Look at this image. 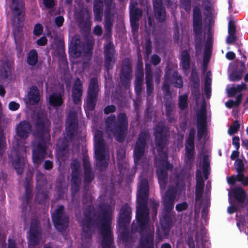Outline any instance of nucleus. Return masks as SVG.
<instances>
[{
	"label": "nucleus",
	"mask_w": 248,
	"mask_h": 248,
	"mask_svg": "<svg viewBox=\"0 0 248 248\" xmlns=\"http://www.w3.org/2000/svg\"><path fill=\"white\" fill-rule=\"evenodd\" d=\"M48 192L44 188L37 189L35 197V202L39 204H45L48 202Z\"/></svg>",
	"instance_id": "2f4dec72"
},
{
	"label": "nucleus",
	"mask_w": 248,
	"mask_h": 248,
	"mask_svg": "<svg viewBox=\"0 0 248 248\" xmlns=\"http://www.w3.org/2000/svg\"><path fill=\"white\" fill-rule=\"evenodd\" d=\"M31 130L32 126L30 123L28 121L24 120L16 124V133L20 139L25 140L29 137Z\"/></svg>",
	"instance_id": "5701e85b"
},
{
	"label": "nucleus",
	"mask_w": 248,
	"mask_h": 248,
	"mask_svg": "<svg viewBox=\"0 0 248 248\" xmlns=\"http://www.w3.org/2000/svg\"><path fill=\"white\" fill-rule=\"evenodd\" d=\"M10 9L14 19H17L18 24L22 22L24 20L25 10L23 0H12Z\"/></svg>",
	"instance_id": "4be33fe9"
},
{
	"label": "nucleus",
	"mask_w": 248,
	"mask_h": 248,
	"mask_svg": "<svg viewBox=\"0 0 248 248\" xmlns=\"http://www.w3.org/2000/svg\"><path fill=\"white\" fill-rule=\"evenodd\" d=\"M70 167L71 169L70 186L72 199L73 200L75 194L80 191L81 185L82 171L79 162L76 159L72 161Z\"/></svg>",
	"instance_id": "6e6552de"
},
{
	"label": "nucleus",
	"mask_w": 248,
	"mask_h": 248,
	"mask_svg": "<svg viewBox=\"0 0 248 248\" xmlns=\"http://www.w3.org/2000/svg\"><path fill=\"white\" fill-rule=\"evenodd\" d=\"M6 145L5 137L3 134V129L0 125V156L4 153Z\"/></svg>",
	"instance_id": "de8ad7c7"
},
{
	"label": "nucleus",
	"mask_w": 248,
	"mask_h": 248,
	"mask_svg": "<svg viewBox=\"0 0 248 248\" xmlns=\"http://www.w3.org/2000/svg\"><path fill=\"white\" fill-rule=\"evenodd\" d=\"M182 8L189 14L191 10V0H180Z\"/></svg>",
	"instance_id": "4d7b16f0"
},
{
	"label": "nucleus",
	"mask_w": 248,
	"mask_h": 248,
	"mask_svg": "<svg viewBox=\"0 0 248 248\" xmlns=\"http://www.w3.org/2000/svg\"><path fill=\"white\" fill-rule=\"evenodd\" d=\"M145 80L146 83H153V74L151 69L146 66Z\"/></svg>",
	"instance_id": "69168bd1"
},
{
	"label": "nucleus",
	"mask_w": 248,
	"mask_h": 248,
	"mask_svg": "<svg viewBox=\"0 0 248 248\" xmlns=\"http://www.w3.org/2000/svg\"><path fill=\"white\" fill-rule=\"evenodd\" d=\"M188 207V204L186 202H183L181 203H178L176 205L175 209L178 212H182L187 209Z\"/></svg>",
	"instance_id": "774afa93"
},
{
	"label": "nucleus",
	"mask_w": 248,
	"mask_h": 248,
	"mask_svg": "<svg viewBox=\"0 0 248 248\" xmlns=\"http://www.w3.org/2000/svg\"><path fill=\"white\" fill-rule=\"evenodd\" d=\"M115 53V47L113 43L109 41L104 46V67L105 71L108 74L109 70L112 69L115 62L114 55Z\"/></svg>",
	"instance_id": "4468645a"
},
{
	"label": "nucleus",
	"mask_w": 248,
	"mask_h": 248,
	"mask_svg": "<svg viewBox=\"0 0 248 248\" xmlns=\"http://www.w3.org/2000/svg\"><path fill=\"white\" fill-rule=\"evenodd\" d=\"M160 223L161 227L156 232V239L158 241L168 238L173 223L172 215L170 213H162Z\"/></svg>",
	"instance_id": "ddd939ff"
},
{
	"label": "nucleus",
	"mask_w": 248,
	"mask_h": 248,
	"mask_svg": "<svg viewBox=\"0 0 248 248\" xmlns=\"http://www.w3.org/2000/svg\"><path fill=\"white\" fill-rule=\"evenodd\" d=\"M159 202H156L155 200H152L150 202V208L152 211V216L154 219L156 218L158 208L159 207Z\"/></svg>",
	"instance_id": "864d4df0"
},
{
	"label": "nucleus",
	"mask_w": 248,
	"mask_h": 248,
	"mask_svg": "<svg viewBox=\"0 0 248 248\" xmlns=\"http://www.w3.org/2000/svg\"><path fill=\"white\" fill-rule=\"evenodd\" d=\"M167 131L165 124L160 122L157 124L154 129V135L155 144L159 150H163L166 144Z\"/></svg>",
	"instance_id": "f3484780"
},
{
	"label": "nucleus",
	"mask_w": 248,
	"mask_h": 248,
	"mask_svg": "<svg viewBox=\"0 0 248 248\" xmlns=\"http://www.w3.org/2000/svg\"><path fill=\"white\" fill-rule=\"evenodd\" d=\"M72 51L75 56L79 57L83 53V47L80 44L75 43L72 47Z\"/></svg>",
	"instance_id": "3c124183"
},
{
	"label": "nucleus",
	"mask_w": 248,
	"mask_h": 248,
	"mask_svg": "<svg viewBox=\"0 0 248 248\" xmlns=\"http://www.w3.org/2000/svg\"><path fill=\"white\" fill-rule=\"evenodd\" d=\"M83 182L84 187H89L95 178V174L92 168L83 169Z\"/></svg>",
	"instance_id": "7c9ffc66"
},
{
	"label": "nucleus",
	"mask_w": 248,
	"mask_h": 248,
	"mask_svg": "<svg viewBox=\"0 0 248 248\" xmlns=\"http://www.w3.org/2000/svg\"><path fill=\"white\" fill-rule=\"evenodd\" d=\"M15 155L11 156V162L17 174L21 175L25 167L24 156L19 151H15Z\"/></svg>",
	"instance_id": "393cba45"
},
{
	"label": "nucleus",
	"mask_w": 248,
	"mask_h": 248,
	"mask_svg": "<svg viewBox=\"0 0 248 248\" xmlns=\"http://www.w3.org/2000/svg\"><path fill=\"white\" fill-rule=\"evenodd\" d=\"M212 43L213 41L212 38L208 36L205 46L203 55V62L205 63L206 62H208L211 57L212 50Z\"/></svg>",
	"instance_id": "72a5a7b5"
},
{
	"label": "nucleus",
	"mask_w": 248,
	"mask_h": 248,
	"mask_svg": "<svg viewBox=\"0 0 248 248\" xmlns=\"http://www.w3.org/2000/svg\"><path fill=\"white\" fill-rule=\"evenodd\" d=\"M83 92L80 91L72 90V98L73 102L75 105L81 104Z\"/></svg>",
	"instance_id": "49530a36"
},
{
	"label": "nucleus",
	"mask_w": 248,
	"mask_h": 248,
	"mask_svg": "<svg viewBox=\"0 0 248 248\" xmlns=\"http://www.w3.org/2000/svg\"><path fill=\"white\" fill-rule=\"evenodd\" d=\"M95 157L97 169L100 171H105L107 169L108 163L106 159V141L103 138L102 131L97 129L94 134Z\"/></svg>",
	"instance_id": "423d86ee"
},
{
	"label": "nucleus",
	"mask_w": 248,
	"mask_h": 248,
	"mask_svg": "<svg viewBox=\"0 0 248 248\" xmlns=\"http://www.w3.org/2000/svg\"><path fill=\"white\" fill-rule=\"evenodd\" d=\"M137 194L136 231L140 234L138 248H154V228L149 227L150 221L148 201L149 195L148 180L141 178Z\"/></svg>",
	"instance_id": "f03ea898"
},
{
	"label": "nucleus",
	"mask_w": 248,
	"mask_h": 248,
	"mask_svg": "<svg viewBox=\"0 0 248 248\" xmlns=\"http://www.w3.org/2000/svg\"><path fill=\"white\" fill-rule=\"evenodd\" d=\"M51 217L56 229L60 232L64 231L69 225V217L64 212L63 205H59L51 214Z\"/></svg>",
	"instance_id": "f8f14e48"
},
{
	"label": "nucleus",
	"mask_w": 248,
	"mask_h": 248,
	"mask_svg": "<svg viewBox=\"0 0 248 248\" xmlns=\"http://www.w3.org/2000/svg\"><path fill=\"white\" fill-rule=\"evenodd\" d=\"M154 16L158 23H164L167 19V13L163 0H153Z\"/></svg>",
	"instance_id": "412c9836"
},
{
	"label": "nucleus",
	"mask_w": 248,
	"mask_h": 248,
	"mask_svg": "<svg viewBox=\"0 0 248 248\" xmlns=\"http://www.w3.org/2000/svg\"><path fill=\"white\" fill-rule=\"evenodd\" d=\"M171 80L165 79L162 87V90L164 93L163 99H166L170 97L172 98L170 89V81Z\"/></svg>",
	"instance_id": "79ce46f5"
},
{
	"label": "nucleus",
	"mask_w": 248,
	"mask_h": 248,
	"mask_svg": "<svg viewBox=\"0 0 248 248\" xmlns=\"http://www.w3.org/2000/svg\"><path fill=\"white\" fill-rule=\"evenodd\" d=\"M57 147L61 155L65 156L68 153V143L66 138L58 142Z\"/></svg>",
	"instance_id": "c9c22d12"
},
{
	"label": "nucleus",
	"mask_w": 248,
	"mask_h": 248,
	"mask_svg": "<svg viewBox=\"0 0 248 248\" xmlns=\"http://www.w3.org/2000/svg\"><path fill=\"white\" fill-rule=\"evenodd\" d=\"M78 126V122L76 114L72 111L69 113L65 128L66 136L70 140H72L77 134Z\"/></svg>",
	"instance_id": "6ab92c4d"
},
{
	"label": "nucleus",
	"mask_w": 248,
	"mask_h": 248,
	"mask_svg": "<svg viewBox=\"0 0 248 248\" xmlns=\"http://www.w3.org/2000/svg\"><path fill=\"white\" fill-rule=\"evenodd\" d=\"M32 198V190L29 185L27 184L25 186V193L24 195V201L22 202V206L23 208H27V206Z\"/></svg>",
	"instance_id": "4c0bfd02"
},
{
	"label": "nucleus",
	"mask_w": 248,
	"mask_h": 248,
	"mask_svg": "<svg viewBox=\"0 0 248 248\" xmlns=\"http://www.w3.org/2000/svg\"><path fill=\"white\" fill-rule=\"evenodd\" d=\"M236 170L237 173L243 172L245 170L244 164L240 159H237L235 161Z\"/></svg>",
	"instance_id": "e2e57ef3"
},
{
	"label": "nucleus",
	"mask_w": 248,
	"mask_h": 248,
	"mask_svg": "<svg viewBox=\"0 0 248 248\" xmlns=\"http://www.w3.org/2000/svg\"><path fill=\"white\" fill-rule=\"evenodd\" d=\"M62 94L61 92H54L49 97V103L54 108H58L63 103Z\"/></svg>",
	"instance_id": "c85d7f7f"
},
{
	"label": "nucleus",
	"mask_w": 248,
	"mask_h": 248,
	"mask_svg": "<svg viewBox=\"0 0 248 248\" xmlns=\"http://www.w3.org/2000/svg\"><path fill=\"white\" fill-rule=\"evenodd\" d=\"M38 62V54L35 49L30 51L27 59V62L30 65L34 66Z\"/></svg>",
	"instance_id": "a19ab883"
},
{
	"label": "nucleus",
	"mask_w": 248,
	"mask_h": 248,
	"mask_svg": "<svg viewBox=\"0 0 248 248\" xmlns=\"http://www.w3.org/2000/svg\"><path fill=\"white\" fill-rule=\"evenodd\" d=\"M83 216L80 225L85 237L91 239L95 226L101 224L102 248H114L113 233L111 231L112 216L111 206L107 204L100 207L98 212L93 205H88L83 211Z\"/></svg>",
	"instance_id": "f257e3e1"
},
{
	"label": "nucleus",
	"mask_w": 248,
	"mask_h": 248,
	"mask_svg": "<svg viewBox=\"0 0 248 248\" xmlns=\"http://www.w3.org/2000/svg\"><path fill=\"white\" fill-rule=\"evenodd\" d=\"M105 124L106 130L112 133L117 141L122 143L125 140L128 128L126 113H120L116 118L115 114H110L106 120Z\"/></svg>",
	"instance_id": "7ed1b4c3"
},
{
	"label": "nucleus",
	"mask_w": 248,
	"mask_h": 248,
	"mask_svg": "<svg viewBox=\"0 0 248 248\" xmlns=\"http://www.w3.org/2000/svg\"><path fill=\"white\" fill-rule=\"evenodd\" d=\"M236 31L235 22L233 20H230L228 23V32L229 34H235Z\"/></svg>",
	"instance_id": "052dcab7"
},
{
	"label": "nucleus",
	"mask_w": 248,
	"mask_h": 248,
	"mask_svg": "<svg viewBox=\"0 0 248 248\" xmlns=\"http://www.w3.org/2000/svg\"><path fill=\"white\" fill-rule=\"evenodd\" d=\"M42 234L41 223L37 218H32L31 221L29 234V245L34 247L39 243Z\"/></svg>",
	"instance_id": "a211bd4d"
},
{
	"label": "nucleus",
	"mask_w": 248,
	"mask_h": 248,
	"mask_svg": "<svg viewBox=\"0 0 248 248\" xmlns=\"http://www.w3.org/2000/svg\"><path fill=\"white\" fill-rule=\"evenodd\" d=\"M43 3L45 8L47 9H52L57 4L56 0H43Z\"/></svg>",
	"instance_id": "680f3d73"
},
{
	"label": "nucleus",
	"mask_w": 248,
	"mask_h": 248,
	"mask_svg": "<svg viewBox=\"0 0 248 248\" xmlns=\"http://www.w3.org/2000/svg\"><path fill=\"white\" fill-rule=\"evenodd\" d=\"M173 166L168 160L167 154L165 153L164 158L159 159L156 173L157 176L160 188L164 190L168 180V171H172Z\"/></svg>",
	"instance_id": "0eeeda50"
},
{
	"label": "nucleus",
	"mask_w": 248,
	"mask_h": 248,
	"mask_svg": "<svg viewBox=\"0 0 248 248\" xmlns=\"http://www.w3.org/2000/svg\"><path fill=\"white\" fill-rule=\"evenodd\" d=\"M190 87L192 93L197 99L200 96V81L199 77L190 79Z\"/></svg>",
	"instance_id": "473e14b6"
},
{
	"label": "nucleus",
	"mask_w": 248,
	"mask_h": 248,
	"mask_svg": "<svg viewBox=\"0 0 248 248\" xmlns=\"http://www.w3.org/2000/svg\"><path fill=\"white\" fill-rule=\"evenodd\" d=\"M132 68L130 60L125 58L122 61V69L120 74L121 84L125 87L129 85L132 77Z\"/></svg>",
	"instance_id": "aec40b11"
},
{
	"label": "nucleus",
	"mask_w": 248,
	"mask_h": 248,
	"mask_svg": "<svg viewBox=\"0 0 248 248\" xmlns=\"http://www.w3.org/2000/svg\"><path fill=\"white\" fill-rule=\"evenodd\" d=\"M197 138L200 140L207 131L206 112L205 110L197 113Z\"/></svg>",
	"instance_id": "b1692460"
},
{
	"label": "nucleus",
	"mask_w": 248,
	"mask_h": 248,
	"mask_svg": "<svg viewBox=\"0 0 248 248\" xmlns=\"http://www.w3.org/2000/svg\"><path fill=\"white\" fill-rule=\"evenodd\" d=\"M43 31V27L41 24H36L34 27L33 33L36 36H39L42 33Z\"/></svg>",
	"instance_id": "338daca9"
},
{
	"label": "nucleus",
	"mask_w": 248,
	"mask_h": 248,
	"mask_svg": "<svg viewBox=\"0 0 248 248\" xmlns=\"http://www.w3.org/2000/svg\"><path fill=\"white\" fill-rule=\"evenodd\" d=\"M178 185L176 187L170 186L165 192L163 199V211L162 213H170L174 208V201L178 192Z\"/></svg>",
	"instance_id": "dca6fc26"
},
{
	"label": "nucleus",
	"mask_w": 248,
	"mask_h": 248,
	"mask_svg": "<svg viewBox=\"0 0 248 248\" xmlns=\"http://www.w3.org/2000/svg\"><path fill=\"white\" fill-rule=\"evenodd\" d=\"M240 125L238 123V121L235 120L232 123V124L230 126L228 129V133L230 135H232L237 133L239 129L240 128Z\"/></svg>",
	"instance_id": "6e6d98bb"
},
{
	"label": "nucleus",
	"mask_w": 248,
	"mask_h": 248,
	"mask_svg": "<svg viewBox=\"0 0 248 248\" xmlns=\"http://www.w3.org/2000/svg\"><path fill=\"white\" fill-rule=\"evenodd\" d=\"M232 194L235 200L239 203H244L246 201V194L241 187H236L232 190Z\"/></svg>",
	"instance_id": "c756f323"
},
{
	"label": "nucleus",
	"mask_w": 248,
	"mask_h": 248,
	"mask_svg": "<svg viewBox=\"0 0 248 248\" xmlns=\"http://www.w3.org/2000/svg\"><path fill=\"white\" fill-rule=\"evenodd\" d=\"M36 133L39 139L36 147L33 149L32 160L36 166H40L47 155V145L44 139V136L48 133L45 122L39 121L36 123Z\"/></svg>",
	"instance_id": "20e7f679"
},
{
	"label": "nucleus",
	"mask_w": 248,
	"mask_h": 248,
	"mask_svg": "<svg viewBox=\"0 0 248 248\" xmlns=\"http://www.w3.org/2000/svg\"><path fill=\"white\" fill-rule=\"evenodd\" d=\"M177 67V65L176 64H172L171 65L167 64L165 69V73L164 75L165 79L171 80L172 74L175 71H177V70H173V69L176 68Z\"/></svg>",
	"instance_id": "a18cd8bd"
},
{
	"label": "nucleus",
	"mask_w": 248,
	"mask_h": 248,
	"mask_svg": "<svg viewBox=\"0 0 248 248\" xmlns=\"http://www.w3.org/2000/svg\"><path fill=\"white\" fill-rule=\"evenodd\" d=\"M143 78H135V91L137 95H140L142 91Z\"/></svg>",
	"instance_id": "603ef678"
},
{
	"label": "nucleus",
	"mask_w": 248,
	"mask_h": 248,
	"mask_svg": "<svg viewBox=\"0 0 248 248\" xmlns=\"http://www.w3.org/2000/svg\"><path fill=\"white\" fill-rule=\"evenodd\" d=\"M92 13L86 8H82L77 13V17L79 28L88 32L91 30Z\"/></svg>",
	"instance_id": "2eb2a0df"
},
{
	"label": "nucleus",
	"mask_w": 248,
	"mask_h": 248,
	"mask_svg": "<svg viewBox=\"0 0 248 248\" xmlns=\"http://www.w3.org/2000/svg\"><path fill=\"white\" fill-rule=\"evenodd\" d=\"M36 187L37 189H42L44 188L46 186L47 180L44 174L41 173H37L36 175Z\"/></svg>",
	"instance_id": "58836bf2"
},
{
	"label": "nucleus",
	"mask_w": 248,
	"mask_h": 248,
	"mask_svg": "<svg viewBox=\"0 0 248 248\" xmlns=\"http://www.w3.org/2000/svg\"><path fill=\"white\" fill-rule=\"evenodd\" d=\"M148 136L149 133L146 130L141 131L139 134L133 150L134 168L135 169L137 167L140 161L144 155L145 148L147 144Z\"/></svg>",
	"instance_id": "9b49d317"
},
{
	"label": "nucleus",
	"mask_w": 248,
	"mask_h": 248,
	"mask_svg": "<svg viewBox=\"0 0 248 248\" xmlns=\"http://www.w3.org/2000/svg\"><path fill=\"white\" fill-rule=\"evenodd\" d=\"M241 69L232 72L230 75V79L232 81H239L242 78V74L244 69L245 68V64L243 62H240Z\"/></svg>",
	"instance_id": "e433bc0d"
},
{
	"label": "nucleus",
	"mask_w": 248,
	"mask_h": 248,
	"mask_svg": "<svg viewBox=\"0 0 248 248\" xmlns=\"http://www.w3.org/2000/svg\"><path fill=\"white\" fill-rule=\"evenodd\" d=\"M236 177V181L241 182L243 186H248V177H245L243 172L238 173Z\"/></svg>",
	"instance_id": "bf43d9fd"
},
{
	"label": "nucleus",
	"mask_w": 248,
	"mask_h": 248,
	"mask_svg": "<svg viewBox=\"0 0 248 248\" xmlns=\"http://www.w3.org/2000/svg\"><path fill=\"white\" fill-rule=\"evenodd\" d=\"M135 78H143V63L141 58L139 57L136 65Z\"/></svg>",
	"instance_id": "ea45409f"
},
{
	"label": "nucleus",
	"mask_w": 248,
	"mask_h": 248,
	"mask_svg": "<svg viewBox=\"0 0 248 248\" xmlns=\"http://www.w3.org/2000/svg\"><path fill=\"white\" fill-rule=\"evenodd\" d=\"M202 170L205 179H208L210 173V167L209 158L207 155H205L203 158Z\"/></svg>",
	"instance_id": "c03bdc74"
},
{
	"label": "nucleus",
	"mask_w": 248,
	"mask_h": 248,
	"mask_svg": "<svg viewBox=\"0 0 248 248\" xmlns=\"http://www.w3.org/2000/svg\"><path fill=\"white\" fill-rule=\"evenodd\" d=\"M99 90L97 78L92 77L87 90L86 108L88 110L92 111L95 109Z\"/></svg>",
	"instance_id": "9d476101"
},
{
	"label": "nucleus",
	"mask_w": 248,
	"mask_h": 248,
	"mask_svg": "<svg viewBox=\"0 0 248 248\" xmlns=\"http://www.w3.org/2000/svg\"><path fill=\"white\" fill-rule=\"evenodd\" d=\"M179 108L184 110L188 107L187 96L186 94L181 95L179 97Z\"/></svg>",
	"instance_id": "09e8293b"
},
{
	"label": "nucleus",
	"mask_w": 248,
	"mask_h": 248,
	"mask_svg": "<svg viewBox=\"0 0 248 248\" xmlns=\"http://www.w3.org/2000/svg\"><path fill=\"white\" fill-rule=\"evenodd\" d=\"M105 9L104 12V34L106 39H110L112 36V30L114 17L115 3L113 0H104Z\"/></svg>",
	"instance_id": "1a4fd4ad"
},
{
	"label": "nucleus",
	"mask_w": 248,
	"mask_h": 248,
	"mask_svg": "<svg viewBox=\"0 0 248 248\" xmlns=\"http://www.w3.org/2000/svg\"><path fill=\"white\" fill-rule=\"evenodd\" d=\"M172 80H173L174 86L176 88L181 89L183 87L184 82L182 77L180 75L178 71H175L172 74Z\"/></svg>",
	"instance_id": "37998d69"
},
{
	"label": "nucleus",
	"mask_w": 248,
	"mask_h": 248,
	"mask_svg": "<svg viewBox=\"0 0 248 248\" xmlns=\"http://www.w3.org/2000/svg\"><path fill=\"white\" fill-rule=\"evenodd\" d=\"M164 101L166 118L168 123L170 124L175 121V103L173 98L170 97L164 99Z\"/></svg>",
	"instance_id": "a878e982"
},
{
	"label": "nucleus",
	"mask_w": 248,
	"mask_h": 248,
	"mask_svg": "<svg viewBox=\"0 0 248 248\" xmlns=\"http://www.w3.org/2000/svg\"><path fill=\"white\" fill-rule=\"evenodd\" d=\"M72 90L83 92V84L79 78H77L74 82Z\"/></svg>",
	"instance_id": "13d9d810"
},
{
	"label": "nucleus",
	"mask_w": 248,
	"mask_h": 248,
	"mask_svg": "<svg viewBox=\"0 0 248 248\" xmlns=\"http://www.w3.org/2000/svg\"><path fill=\"white\" fill-rule=\"evenodd\" d=\"M193 12V21H202V12L199 6H195Z\"/></svg>",
	"instance_id": "5fc2aeb1"
},
{
	"label": "nucleus",
	"mask_w": 248,
	"mask_h": 248,
	"mask_svg": "<svg viewBox=\"0 0 248 248\" xmlns=\"http://www.w3.org/2000/svg\"><path fill=\"white\" fill-rule=\"evenodd\" d=\"M193 31L196 35H201L202 21H193Z\"/></svg>",
	"instance_id": "8fccbe9b"
},
{
	"label": "nucleus",
	"mask_w": 248,
	"mask_h": 248,
	"mask_svg": "<svg viewBox=\"0 0 248 248\" xmlns=\"http://www.w3.org/2000/svg\"><path fill=\"white\" fill-rule=\"evenodd\" d=\"M29 98L31 101L34 104H37L40 100L39 92L36 86H32L29 93Z\"/></svg>",
	"instance_id": "f704fd0d"
},
{
	"label": "nucleus",
	"mask_w": 248,
	"mask_h": 248,
	"mask_svg": "<svg viewBox=\"0 0 248 248\" xmlns=\"http://www.w3.org/2000/svg\"><path fill=\"white\" fill-rule=\"evenodd\" d=\"M130 26L133 31H138L139 21L142 16L143 12L140 8L134 9L129 11Z\"/></svg>",
	"instance_id": "bb28decb"
},
{
	"label": "nucleus",
	"mask_w": 248,
	"mask_h": 248,
	"mask_svg": "<svg viewBox=\"0 0 248 248\" xmlns=\"http://www.w3.org/2000/svg\"><path fill=\"white\" fill-rule=\"evenodd\" d=\"M132 210L130 205L125 203L122 205L119 213L117 220L119 229L122 230L120 239L125 246L130 244L132 238L129 235L128 226L131 219Z\"/></svg>",
	"instance_id": "39448f33"
},
{
	"label": "nucleus",
	"mask_w": 248,
	"mask_h": 248,
	"mask_svg": "<svg viewBox=\"0 0 248 248\" xmlns=\"http://www.w3.org/2000/svg\"><path fill=\"white\" fill-rule=\"evenodd\" d=\"M191 60L190 55L186 50L182 51L181 53L180 67L186 76H188L190 67Z\"/></svg>",
	"instance_id": "cd10ccee"
},
{
	"label": "nucleus",
	"mask_w": 248,
	"mask_h": 248,
	"mask_svg": "<svg viewBox=\"0 0 248 248\" xmlns=\"http://www.w3.org/2000/svg\"><path fill=\"white\" fill-rule=\"evenodd\" d=\"M152 41L150 38L146 39L145 50V54L148 56L152 53Z\"/></svg>",
	"instance_id": "0e129e2a"
}]
</instances>
